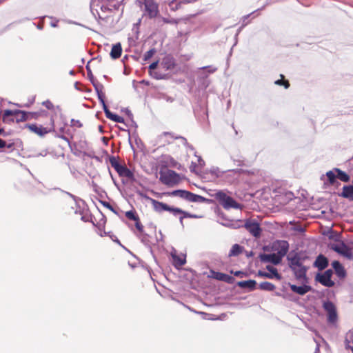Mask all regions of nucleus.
Masks as SVG:
<instances>
[{"label": "nucleus", "mask_w": 353, "mask_h": 353, "mask_svg": "<svg viewBox=\"0 0 353 353\" xmlns=\"http://www.w3.org/2000/svg\"><path fill=\"white\" fill-rule=\"evenodd\" d=\"M314 281L327 288H332L335 285V282L332 279L325 276V274L321 272H317L316 274Z\"/></svg>", "instance_id": "18"}, {"label": "nucleus", "mask_w": 353, "mask_h": 353, "mask_svg": "<svg viewBox=\"0 0 353 353\" xmlns=\"http://www.w3.org/2000/svg\"><path fill=\"white\" fill-rule=\"evenodd\" d=\"M157 52V50L154 48H150L149 50L145 52L143 54V61H147L150 60Z\"/></svg>", "instance_id": "53"}, {"label": "nucleus", "mask_w": 353, "mask_h": 353, "mask_svg": "<svg viewBox=\"0 0 353 353\" xmlns=\"http://www.w3.org/2000/svg\"><path fill=\"white\" fill-rule=\"evenodd\" d=\"M243 228L254 238L259 239L262 234V228L260 223L254 219H246L244 220Z\"/></svg>", "instance_id": "9"}, {"label": "nucleus", "mask_w": 353, "mask_h": 353, "mask_svg": "<svg viewBox=\"0 0 353 353\" xmlns=\"http://www.w3.org/2000/svg\"><path fill=\"white\" fill-rule=\"evenodd\" d=\"M122 53V47L121 44L118 42L112 45V49L110 53V56L112 59L116 60L118 59Z\"/></svg>", "instance_id": "31"}, {"label": "nucleus", "mask_w": 353, "mask_h": 353, "mask_svg": "<svg viewBox=\"0 0 353 353\" xmlns=\"http://www.w3.org/2000/svg\"><path fill=\"white\" fill-rule=\"evenodd\" d=\"M159 174L160 181L169 187L179 184L181 181L180 174L172 170L167 169L164 171L161 169Z\"/></svg>", "instance_id": "4"}, {"label": "nucleus", "mask_w": 353, "mask_h": 353, "mask_svg": "<svg viewBox=\"0 0 353 353\" xmlns=\"http://www.w3.org/2000/svg\"><path fill=\"white\" fill-rule=\"evenodd\" d=\"M102 218L99 220V221L97 223H95L96 225H94V227L97 228L99 230V232H102L105 228V225L107 221L106 217L104 214L101 213Z\"/></svg>", "instance_id": "45"}, {"label": "nucleus", "mask_w": 353, "mask_h": 353, "mask_svg": "<svg viewBox=\"0 0 353 353\" xmlns=\"http://www.w3.org/2000/svg\"><path fill=\"white\" fill-rule=\"evenodd\" d=\"M31 119H38V114L34 112L26 111L25 114H21L20 116V117L16 118V122L17 123L23 122V121H26Z\"/></svg>", "instance_id": "35"}, {"label": "nucleus", "mask_w": 353, "mask_h": 353, "mask_svg": "<svg viewBox=\"0 0 353 353\" xmlns=\"http://www.w3.org/2000/svg\"><path fill=\"white\" fill-rule=\"evenodd\" d=\"M208 277L217 281H223L228 284H233L235 281L234 277L232 275H229L219 271H216L214 270H210V275H208Z\"/></svg>", "instance_id": "13"}, {"label": "nucleus", "mask_w": 353, "mask_h": 353, "mask_svg": "<svg viewBox=\"0 0 353 353\" xmlns=\"http://www.w3.org/2000/svg\"><path fill=\"white\" fill-rule=\"evenodd\" d=\"M94 59H99V61H101V58L98 57L97 58H94V59H90L86 64L85 65V69H86V71H87V74H88V78L89 79V81H90V83H92V85H94V84H98L99 83L97 80L95 79V77H94L93 74H92V70L90 68V63L94 60Z\"/></svg>", "instance_id": "33"}, {"label": "nucleus", "mask_w": 353, "mask_h": 353, "mask_svg": "<svg viewBox=\"0 0 353 353\" xmlns=\"http://www.w3.org/2000/svg\"><path fill=\"white\" fill-rule=\"evenodd\" d=\"M100 202V203L105 208H108V210H110L111 212H112L114 214H115L116 215H119V212H118V210H119V208H115L114 207H113L110 203L105 201H103V200H99V201Z\"/></svg>", "instance_id": "47"}, {"label": "nucleus", "mask_w": 353, "mask_h": 353, "mask_svg": "<svg viewBox=\"0 0 353 353\" xmlns=\"http://www.w3.org/2000/svg\"><path fill=\"white\" fill-rule=\"evenodd\" d=\"M164 134L166 136V135H170L172 136V137L174 139H181L183 141V145L184 146H186L188 145V142L187 141V139L182 137V136H174L172 132H164Z\"/></svg>", "instance_id": "58"}, {"label": "nucleus", "mask_w": 353, "mask_h": 353, "mask_svg": "<svg viewBox=\"0 0 353 353\" xmlns=\"http://www.w3.org/2000/svg\"><path fill=\"white\" fill-rule=\"evenodd\" d=\"M125 216L129 219L135 221L139 217L135 210H130L125 213Z\"/></svg>", "instance_id": "49"}, {"label": "nucleus", "mask_w": 353, "mask_h": 353, "mask_svg": "<svg viewBox=\"0 0 353 353\" xmlns=\"http://www.w3.org/2000/svg\"><path fill=\"white\" fill-rule=\"evenodd\" d=\"M93 87L96 91L97 98H98L100 103L101 104L102 108L104 112L105 110H107L108 108V106L106 104L105 101V94L103 92V89L104 87L100 83L98 84H95V85L94 84Z\"/></svg>", "instance_id": "19"}, {"label": "nucleus", "mask_w": 353, "mask_h": 353, "mask_svg": "<svg viewBox=\"0 0 353 353\" xmlns=\"http://www.w3.org/2000/svg\"><path fill=\"white\" fill-rule=\"evenodd\" d=\"M259 289L265 292H273L276 289L274 284L269 281H263L259 284Z\"/></svg>", "instance_id": "37"}, {"label": "nucleus", "mask_w": 353, "mask_h": 353, "mask_svg": "<svg viewBox=\"0 0 353 353\" xmlns=\"http://www.w3.org/2000/svg\"><path fill=\"white\" fill-rule=\"evenodd\" d=\"M203 199L204 196L190 192L188 201L194 203H203L204 200Z\"/></svg>", "instance_id": "44"}, {"label": "nucleus", "mask_w": 353, "mask_h": 353, "mask_svg": "<svg viewBox=\"0 0 353 353\" xmlns=\"http://www.w3.org/2000/svg\"><path fill=\"white\" fill-rule=\"evenodd\" d=\"M134 227L137 230V232H134L135 234H141L145 233L143 225L141 223L139 218L134 221Z\"/></svg>", "instance_id": "50"}, {"label": "nucleus", "mask_w": 353, "mask_h": 353, "mask_svg": "<svg viewBox=\"0 0 353 353\" xmlns=\"http://www.w3.org/2000/svg\"><path fill=\"white\" fill-rule=\"evenodd\" d=\"M211 196L214 197L217 200L220 205L225 210L233 209H241V205L234 198L228 195L223 190H219L213 194H210Z\"/></svg>", "instance_id": "3"}, {"label": "nucleus", "mask_w": 353, "mask_h": 353, "mask_svg": "<svg viewBox=\"0 0 353 353\" xmlns=\"http://www.w3.org/2000/svg\"><path fill=\"white\" fill-rule=\"evenodd\" d=\"M188 308L195 313H198L202 316V317L204 319H208V320H216L217 318H214L213 314L205 312H196L194 309H191L190 307H188Z\"/></svg>", "instance_id": "51"}, {"label": "nucleus", "mask_w": 353, "mask_h": 353, "mask_svg": "<svg viewBox=\"0 0 353 353\" xmlns=\"http://www.w3.org/2000/svg\"><path fill=\"white\" fill-rule=\"evenodd\" d=\"M14 143H7L6 141L0 138V149L3 148H8V149H12L14 147Z\"/></svg>", "instance_id": "63"}, {"label": "nucleus", "mask_w": 353, "mask_h": 353, "mask_svg": "<svg viewBox=\"0 0 353 353\" xmlns=\"http://www.w3.org/2000/svg\"><path fill=\"white\" fill-rule=\"evenodd\" d=\"M99 234L101 237L109 236L110 239H112V241H114L119 245H121L120 240L111 231L105 232V230H103L102 232H99Z\"/></svg>", "instance_id": "40"}, {"label": "nucleus", "mask_w": 353, "mask_h": 353, "mask_svg": "<svg viewBox=\"0 0 353 353\" xmlns=\"http://www.w3.org/2000/svg\"><path fill=\"white\" fill-rule=\"evenodd\" d=\"M230 273L231 274H233L235 276L240 277V278H243V277L248 276V274L246 272H244L243 270H230Z\"/></svg>", "instance_id": "57"}, {"label": "nucleus", "mask_w": 353, "mask_h": 353, "mask_svg": "<svg viewBox=\"0 0 353 353\" xmlns=\"http://www.w3.org/2000/svg\"><path fill=\"white\" fill-rule=\"evenodd\" d=\"M63 192H64L65 194H68L70 197H71L75 202V204L77 205V208H80L79 206V201H81L83 203H84L83 200L77 197V196L68 192H66V191H64V190H61Z\"/></svg>", "instance_id": "59"}, {"label": "nucleus", "mask_w": 353, "mask_h": 353, "mask_svg": "<svg viewBox=\"0 0 353 353\" xmlns=\"http://www.w3.org/2000/svg\"><path fill=\"white\" fill-rule=\"evenodd\" d=\"M104 113H105V117L114 121V122H116V123H123L125 124L126 126H128V125L125 123V119L123 117L118 115L117 114L114 113V112H111L109 108H108L107 110H105L104 111Z\"/></svg>", "instance_id": "28"}, {"label": "nucleus", "mask_w": 353, "mask_h": 353, "mask_svg": "<svg viewBox=\"0 0 353 353\" xmlns=\"http://www.w3.org/2000/svg\"><path fill=\"white\" fill-rule=\"evenodd\" d=\"M331 266L334 270V272L339 279L343 280L346 278L347 271L339 261H333L331 263Z\"/></svg>", "instance_id": "17"}, {"label": "nucleus", "mask_w": 353, "mask_h": 353, "mask_svg": "<svg viewBox=\"0 0 353 353\" xmlns=\"http://www.w3.org/2000/svg\"><path fill=\"white\" fill-rule=\"evenodd\" d=\"M106 161L110 163L120 177H126L132 182L136 181L134 171L128 168L125 163H121L119 157L108 155Z\"/></svg>", "instance_id": "1"}, {"label": "nucleus", "mask_w": 353, "mask_h": 353, "mask_svg": "<svg viewBox=\"0 0 353 353\" xmlns=\"http://www.w3.org/2000/svg\"><path fill=\"white\" fill-rule=\"evenodd\" d=\"M105 3V0H91L90 2V11L93 15H95L94 12V7H101V5Z\"/></svg>", "instance_id": "48"}, {"label": "nucleus", "mask_w": 353, "mask_h": 353, "mask_svg": "<svg viewBox=\"0 0 353 353\" xmlns=\"http://www.w3.org/2000/svg\"><path fill=\"white\" fill-rule=\"evenodd\" d=\"M288 265L297 281L308 283L307 272L309 270V267L299 262L298 259L295 258H292L290 262H288Z\"/></svg>", "instance_id": "2"}, {"label": "nucleus", "mask_w": 353, "mask_h": 353, "mask_svg": "<svg viewBox=\"0 0 353 353\" xmlns=\"http://www.w3.org/2000/svg\"><path fill=\"white\" fill-rule=\"evenodd\" d=\"M26 111L21 110L19 109H14V110H10V109H6L4 110V117H6L7 116H12L16 119L17 117H20L21 114H25Z\"/></svg>", "instance_id": "38"}, {"label": "nucleus", "mask_w": 353, "mask_h": 353, "mask_svg": "<svg viewBox=\"0 0 353 353\" xmlns=\"http://www.w3.org/2000/svg\"><path fill=\"white\" fill-rule=\"evenodd\" d=\"M216 70L217 68L212 65H207L199 68V71L197 75L198 80L205 86V88H207L209 85V82L208 81L209 74L214 73Z\"/></svg>", "instance_id": "11"}, {"label": "nucleus", "mask_w": 353, "mask_h": 353, "mask_svg": "<svg viewBox=\"0 0 353 353\" xmlns=\"http://www.w3.org/2000/svg\"><path fill=\"white\" fill-rule=\"evenodd\" d=\"M301 285H296L290 283H288V285L293 292L301 296H303L309 292L314 291L312 287L310 285H307L308 283H305V281H301Z\"/></svg>", "instance_id": "15"}, {"label": "nucleus", "mask_w": 353, "mask_h": 353, "mask_svg": "<svg viewBox=\"0 0 353 353\" xmlns=\"http://www.w3.org/2000/svg\"><path fill=\"white\" fill-rule=\"evenodd\" d=\"M292 258L297 259L299 262L303 264V263L308 259L306 254L302 251L291 250L286 256L288 262H290Z\"/></svg>", "instance_id": "22"}, {"label": "nucleus", "mask_w": 353, "mask_h": 353, "mask_svg": "<svg viewBox=\"0 0 353 353\" xmlns=\"http://www.w3.org/2000/svg\"><path fill=\"white\" fill-rule=\"evenodd\" d=\"M329 265L328 259L323 254H319L313 263V267L316 268L319 270H323Z\"/></svg>", "instance_id": "20"}, {"label": "nucleus", "mask_w": 353, "mask_h": 353, "mask_svg": "<svg viewBox=\"0 0 353 353\" xmlns=\"http://www.w3.org/2000/svg\"><path fill=\"white\" fill-rule=\"evenodd\" d=\"M244 251L245 248L243 245L238 243H235L232 246L231 249L230 250L228 256H237L239 254H242Z\"/></svg>", "instance_id": "34"}, {"label": "nucleus", "mask_w": 353, "mask_h": 353, "mask_svg": "<svg viewBox=\"0 0 353 353\" xmlns=\"http://www.w3.org/2000/svg\"><path fill=\"white\" fill-rule=\"evenodd\" d=\"M190 191L183 190V189H176L174 190L171 192H168L165 194L172 196H179L181 199H183L188 201L190 196Z\"/></svg>", "instance_id": "27"}, {"label": "nucleus", "mask_w": 353, "mask_h": 353, "mask_svg": "<svg viewBox=\"0 0 353 353\" xmlns=\"http://www.w3.org/2000/svg\"><path fill=\"white\" fill-rule=\"evenodd\" d=\"M25 128H28L31 132L36 134L40 137H45L47 134L50 133L48 128L43 127L42 125L34 123H27L25 125Z\"/></svg>", "instance_id": "14"}, {"label": "nucleus", "mask_w": 353, "mask_h": 353, "mask_svg": "<svg viewBox=\"0 0 353 353\" xmlns=\"http://www.w3.org/2000/svg\"><path fill=\"white\" fill-rule=\"evenodd\" d=\"M236 285L241 289H247L248 292H252L256 289L257 283L254 279L237 281Z\"/></svg>", "instance_id": "21"}, {"label": "nucleus", "mask_w": 353, "mask_h": 353, "mask_svg": "<svg viewBox=\"0 0 353 353\" xmlns=\"http://www.w3.org/2000/svg\"><path fill=\"white\" fill-rule=\"evenodd\" d=\"M320 179L323 181L324 188H327L331 185L339 187L341 183L338 181V174L336 172H334V168L330 170H328L325 174H322Z\"/></svg>", "instance_id": "10"}, {"label": "nucleus", "mask_w": 353, "mask_h": 353, "mask_svg": "<svg viewBox=\"0 0 353 353\" xmlns=\"http://www.w3.org/2000/svg\"><path fill=\"white\" fill-rule=\"evenodd\" d=\"M178 215H181L183 219L192 218V219H198L201 217V216H198L195 214H192L188 211H185L178 207L175 208V210L174 212V216H176Z\"/></svg>", "instance_id": "32"}, {"label": "nucleus", "mask_w": 353, "mask_h": 353, "mask_svg": "<svg viewBox=\"0 0 353 353\" xmlns=\"http://www.w3.org/2000/svg\"><path fill=\"white\" fill-rule=\"evenodd\" d=\"M275 256V253L266 254L264 252H261L259 254V259L261 262L264 263H270L272 256Z\"/></svg>", "instance_id": "43"}, {"label": "nucleus", "mask_w": 353, "mask_h": 353, "mask_svg": "<svg viewBox=\"0 0 353 353\" xmlns=\"http://www.w3.org/2000/svg\"><path fill=\"white\" fill-rule=\"evenodd\" d=\"M140 5H143V16H147L150 19L159 18V6L154 0H142Z\"/></svg>", "instance_id": "5"}, {"label": "nucleus", "mask_w": 353, "mask_h": 353, "mask_svg": "<svg viewBox=\"0 0 353 353\" xmlns=\"http://www.w3.org/2000/svg\"><path fill=\"white\" fill-rule=\"evenodd\" d=\"M231 159L237 166L241 167L245 165V159L241 156L232 157Z\"/></svg>", "instance_id": "55"}, {"label": "nucleus", "mask_w": 353, "mask_h": 353, "mask_svg": "<svg viewBox=\"0 0 353 353\" xmlns=\"http://www.w3.org/2000/svg\"><path fill=\"white\" fill-rule=\"evenodd\" d=\"M345 345L346 349H350L353 352V332H349L347 333L345 339Z\"/></svg>", "instance_id": "42"}, {"label": "nucleus", "mask_w": 353, "mask_h": 353, "mask_svg": "<svg viewBox=\"0 0 353 353\" xmlns=\"http://www.w3.org/2000/svg\"><path fill=\"white\" fill-rule=\"evenodd\" d=\"M137 193L143 198L146 199H150L154 210L157 212H162L164 211L169 212L174 215V212L175 210V206L170 205L165 203L157 201L156 199H152L148 196L147 194L143 193L140 190H137Z\"/></svg>", "instance_id": "6"}, {"label": "nucleus", "mask_w": 353, "mask_h": 353, "mask_svg": "<svg viewBox=\"0 0 353 353\" xmlns=\"http://www.w3.org/2000/svg\"><path fill=\"white\" fill-rule=\"evenodd\" d=\"M218 222L225 227L232 229H239L241 228H243V222L244 223V221L241 219H237L235 221L230 219L229 221H227V222Z\"/></svg>", "instance_id": "29"}, {"label": "nucleus", "mask_w": 353, "mask_h": 353, "mask_svg": "<svg viewBox=\"0 0 353 353\" xmlns=\"http://www.w3.org/2000/svg\"><path fill=\"white\" fill-rule=\"evenodd\" d=\"M329 248L347 259L353 260L352 250L343 241L338 243H330Z\"/></svg>", "instance_id": "8"}, {"label": "nucleus", "mask_w": 353, "mask_h": 353, "mask_svg": "<svg viewBox=\"0 0 353 353\" xmlns=\"http://www.w3.org/2000/svg\"><path fill=\"white\" fill-rule=\"evenodd\" d=\"M233 172L234 173L241 174L245 173V170L243 169H232V170H228V172ZM228 170L221 171L219 168L218 167H212L210 169V173L214 176L215 178H220L221 177L224 173L227 172Z\"/></svg>", "instance_id": "23"}, {"label": "nucleus", "mask_w": 353, "mask_h": 353, "mask_svg": "<svg viewBox=\"0 0 353 353\" xmlns=\"http://www.w3.org/2000/svg\"><path fill=\"white\" fill-rule=\"evenodd\" d=\"M271 250L284 257L289 251V243L285 240H276L272 243Z\"/></svg>", "instance_id": "12"}, {"label": "nucleus", "mask_w": 353, "mask_h": 353, "mask_svg": "<svg viewBox=\"0 0 353 353\" xmlns=\"http://www.w3.org/2000/svg\"><path fill=\"white\" fill-rule=\"evenodd\" d=\"M113 4L105 3L101 5L100 9L102 12H111L114 8H112Z\"/></svg>", "instance_id": "60"}, {"label": "nucleus", "mask_w": 353, "mask_h": 353, "mask_svg": "<svg viewBox=\"0 0 353 353\" xmlns=\"http://www.w3.org/2000/svg\"><path fill=\"white\" fill-rule=\"evenodd\" d=\"M280 77L281 79H277L274 81V84L280 86H283L285 89H288L290 87V83L288 81H283V78H284V75L281 74Z\"/></svg>", "instance_id": "54"}, {"label": "nucleus", "mask_w": 353, "mask_h": 353, "mask_svg": "<svg viewBox=\"0 0 353 353\" xmlns=\"http://www.w3.org/2000/svg\"><path fill=\"white\" fill-rule=\"evenodd\" d=\"M149 74L153 79H157V80H161V79L166 80L170 78V75L168 74H163V73H161V72L155 71V70L150 71V72H149Z\"/></svg>", "instance_id": "41"}, {"label": "nucleus", "mask_w": 353, "mask_h": 353, "mask_svg": "<svg viewBox=\"0 0 353 353\" xmlns=\"http://www.w3.org/2000/svg\"><path fill=\"white\" fill-rule=\"evenodd\" d=\"M214 212L217 214V216L219 218L224 221L223 222H227V221L230 220L219 207L217 206L215 208Z\"/></svg>", "instance_id": "56"}, {"label": "nucleus", "mask_w": 353, "mask_h": 353, "mask_svg": "<svg viewBox=\"0 0 353 353\" xmlns=\"http://www.w3.org/2000/svg\"><path fill=\"white\" fill-rule=\"evenodd\" d=\"M338 196L353 201V183L344 185L342 191L338 193Z\"/></svg>", "instance_id": "24"}, {"label": "nucleus", "mask_w": 353, "mask_h": 353, "mask_svg": "<svg viewBox=\"0 0 353 353\" xmlns=\"http://www.w3.org/2000/svg\"><path fill=\"white\" fill-rule=\"evenodd\" d=\"M171 256L173 261L172 265L176 269L179 270L183 265L186 263L185 254H183L182 256H180L176 253V250H174V253L172 252Z\"/></svg>", "instance_id": "25"}, {"label": "nucleus", "mask_w": 353, "mask_h": 353, "mask_svg": "<svg viewBox=\"0 0 353 353\" xmlns=\"http://www.w3.org/2000/svg\"><path fill=\"white\" fill-rule=\"evenodd\" d=\"M199 108L202 112V114L200 116H198V109L194 108V113L196 117H199V119L205 120L208 119V110L203 105H199Z\"/></svg>", "instance_id": "39"}, {"label": "nucleus", "mask_w": 353, "mask_h": 353, "mask_svg": "<svg viewBox=\"0 0 353 353\" xmlns=\"http://www.w3.org/2000/svg\"><path fill=\"white\" fill-rule=\"evenodd\" d=\"M136 236H137V238H139L140 239L141 242L145 247H147L149 249L150 254L155 259L154 254V252L152 250V245H154V243H152L149 240V237H150L149 234L145 232L144 234H136Z\"/></svg>", "instance_id": "26"}, {"label": "nucleus", "mask_w": 353, "mask_h": 353, "mask_svg": "<svg viewBox=\"0 0 353 353\" xmlns=\"http://www.w3.org/2000/svg\"><path fill=\"white\" fill-rule=\"evenodd\" d=\"M265 269L268 272L269 279H276L281 281L283 279L282 274L278 272L276 268L271 265H267Z\"/></svg>", "instance_id": "30"}, {"label": "nucleus", "mask_w": 353, "mask_h": 353, "mask_svg": "<svg viewBox=\"0 0 353 353\" xmlns=\"http://www.w3.org/2000/svg\"><path fill=\"white\" fill-rule=\"evenodd\" d=\"M93 215L92 214H90L88 216L87 215H82L81 217V220L83 222H90L92 223L93 225H96L95 223L93 221Z\"/></svg>", "instance_id": "64"}, {"label": "nucleus", "mask_w": 353, "mask_h": 353, "mask_svg": "<svg viewBox=\"0 0 353 353\" xmlns=\"http://www.w3.org/2000/svg\"><path fill=\"white\" fill-rule=\"evenodd\" d=\"M334 172H336V174H338V181H341L344 183H348L350 181V176L346 172L338 168H334Z\"/></svg>", "instance_id": "36"}, {"label": "nucleus", "mask_w": 353, "mask_h": 353, "mask_svg": "<svg viewBox=\"0 0 353 353\" xmlns=\"http://www.w3.org/2000/svg\"><path fill=\"white\" fill-rule=\"evenodd\" d=\"M323 308L327 312V322L330 325H335L338 321L337 309L334 303L327 299L323 303Z\"/></svg>", "instance_id": "7"}, {"label": "nucleus", "mask_w": 353, "mask_h": 353, "mask_svg": "<svg viewBox=\"0 0 353 353\" xmlns=\"http://www.w3.org/2000/svg\"><path fill=\"white\" fill-rule=\"evenodd\" d=\"M181 2L179 0H172L169 3V7L172 11H176L181 6Z\"/></svg>", "instance_id": "52"}, {"label": "nucleus", "mask_w": 353, "mask_h": 353, "mask_svg": "<svg viewBox=\"0 0 353 353\" xmlns=\"http://www.w3.org/2000/svg\"><path fill=\"white\" fill-rule=\"evenodd\" d=\"M283 258V257H281V256L279 255L277 253H275V256H272L270 263L274 265H278L281 263Z\"/></svg>", "instance_id": "61"}, {"label": "nucleus", "mask_w": 353, "mask_h": 353, "mask_svg": "<svg viewBox=\"0 0 353 353\" xmlns=\"http://www.w3.org/2000/svg\"><path fill=\"white\" fill-rule=\"evenodd\" d=\"M176 65V61L171 54L164 56L161 62V66L165 71L173 70Z\"/></svg>", "instance_id": "16"}, {"label": "nucleus", "mask_w": 353, "mask_h": 353, "mask_svg": "<svg viewBox=\"0 0 353 353\" xmlns=\"http://www.w3.org/2000/svg\"><path fill=\"white\" fill-rule=\"evenodd\" d=\"M329 239L332 240L334 241L339 243L340 241H342L341 240V234L338 232H332L330 235L328 236Z\"/></svg>", "instance_id": "62"}, {"label": "nucleus", "mask_w": 353, "mask_h": 353, "mask_svg": "<svg viewBox=\"0 0 353 353\" xmlns=\"http://www.w3.org/2000/svg\"><path fill=\"white\" fill-rule=\"evenodd\" d=\"M158 20L161 21L164 23H169V24H178L179 21H181V19H168L162 16H159L158 18Z\"/></svg>", "instance_id": "46"}]
</instances>
